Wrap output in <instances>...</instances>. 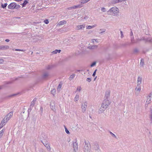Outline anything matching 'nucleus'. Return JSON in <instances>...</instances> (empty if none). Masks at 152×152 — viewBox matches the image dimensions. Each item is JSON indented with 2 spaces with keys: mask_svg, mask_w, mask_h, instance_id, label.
I'll return each mask as SVG.
<instances>
[{
  "mask_svg": "<svg viewBox=\"0 0 152 152\" xmlns=\"http://www.w3.org/2000/svg\"><path fill=\"white\" fill-rule=\"evenodd\" d=\"M107 12L114 14V15H118L119 13V9L116 7H112L107 11Z\"/></svg>",
  "mask_w": 152,
  "mask_h": 152,
  "instance_id": "f257e3e1",
  "label": "nucleus"
},
{
  "mask_svg": "<svg viewBox=\"0 0 152 152\" xmlns=\"http://www.w3.org/2000/svg\"><path fill=\"white\" fill-rule=\"evenodd\" d=\"M77 141V140L75 139V142H73V148L74 151L75 152H77V151L78 149V145Z\"/></svg>",
  "mask_w": 152,
  "mask_h": 152,
  "instance_id": "f03ea898",
  "label": "nucleus"
},
{
  "mask_svg": "<svg viewBox=\"0 0 152 152\" xmlns=\"http://www.w3.org/2000/svg\"><path fill=\"white\" fill-rule=\"evenodd\" d=\"M107 105H101L98 111L99 113H102L107 107Z\"/></svg>",
  "mask_w": 152,
  "mask_h": 152,
  "instance_id": "7ed1b4c3",
  "label": "nucleus"
},
{
  "mask_svg": "<svg viewBox=\"0 0 152 152\" xmlns=\"http://www.w3.org/2000/svg\"><path fill=\"white\" fill-rule=\"evenodd\" d=\"M13 115L12 112H10L8 115L5 117L4 118V121L6 120V122H8V121L11 118V117Z\"/></svg>",
  "mask_w": 152,
  "mask_h": 152,
  "instance_id": "20e7f679",
  "label": "nucleus"
},
{
  "mask_svg": "<svg viewBox=\"0 0 152 152\" xmlns=\"http://www.w3.org/2000/svg\"><path fill=\"white\" fill-rule=\"evenodd\" d=\"M50 76L49 73L48 72H43L42 74V77L44 79H46L48 78Z\"/></svg>",
  "mask_w": 152,
  "mask_h": 152,
  "instance_id": "39448f33",
  "label": "nucleus"
},
{
  "mask_svg": "<svg viewBox=\"0 0 152 152\" xmlns=\"http://www.w3.org/2000/svg\"><path fill=\"white\" fill-rule=\"evenodd\" d=\"M90 145L86 143L84 148V152H89L90 150Z\"/></svg>",
  "mask_w": 152,
  "mask_h": 152,
  "instance_id": "423d86ee",
  "label": "nucleus"
},
{
  "mask_svg": "<svg viewBox=\"0 0 152 152\" xmlns=\"http://www.w3.org/2000/svg\"><path fill=\"white\" fill-rule=\"evenodd\" d=\"M141 90V86L137 85L135 89V94L136 95H138L140 92Z\"/></svg>",
  "mask_w": 152,
  "mask_h": 152,
  "instance_id": "0eeeda50",
  "label": "nucleus"
},
{
  "mask_svg": "<svg viewBox=\"0 0 152 152\" xmlns=\"http://www.w3.org/2000/svg\"><path fill=\"white\" fill-rule=\"evenodd\" d=\"M152 94L150 93L149 94L147 97V99L146 101V104H148L150 103L151 100V99Z\"/></svg>",
  "mask_w": 152,
  "mask_h": 152,
  "instance_id": "6e6552de",
  "label": "nucleus"
},
{
  "mask_svg": "<svg viewBox=\"0 0 152 152\" xmlns=\"http://www.w3.org/2000/svg\"><path fill=\"white\" fill-rule=\"evenodd\" d=\"M85 24L78 25L76 26V29L77 30L83 29L85 28Z\"/></svg>",
  "mask_w": 152,
  "mask_h": 152,
  "instance_id": "1a4fd4ad",
  "label": "nucleus"
},
{
  "mask_svg": "<svg viewBox=\"0 0 152 152\" xmlns=\"http://www.w3.org/2000/svg\"><path fill=\"white\" fill-rule=\"evenodd\" d=\"M110 94V90H107L105 91L104 98L105 99H108V98L109 97Z\"/></svg>",
  "mask_w": 152,
  "mask_h": 152,
  "instance_id": "9d476101",
  "label": "nucleus"
},
{
  "mask_svg": "<svg viewBox=\"0 0 152 152\" xmlns=\"http://www.w3.org/2000/svg\"><path fill=\"white\" fill-rule=\"evenodd\" d=\"M142 78L140 76L138 77L137 81V85L140 86V84L142 83Z\"/></svg>",
  "mask_w": 152,
  "mask_h": 152,
  "instance_id": "9b49d317",
  "label": "nucleus"
},
{
  "mask_svg": "<svg viewBox=\"0 0 152 152\" xmlns=\"http://www.w3.org/2000/svg\"><path fill=\"white\" fill-rule=\"evenodd\" d=\"M93 148L94 149L97 151V152H100L101 151L99 149V147L98 145H94Z\"/></svg>",
  "mask_w": 152,
  "mask_h": 152,
  "instance_id": "f8f14e48",
  "label": "nucleus"
},
{
  "mask_svg": "<svg viewBox=\"0 0 152 152\" xmlns=\"http://www.w3.org/2000/svg\"><path fill=\"white\" fill-rule=\"evenodd\" d=\"M15 3H12L8 6V7L9 9H13L15 8Z\"/></svg>",
  "mask_w": 152,
  "mask_h": 152,
  "instance_id": "ddd939ff",
  "label": "nucleus"
},
{
  "mask_svg": "<svg viewBox=\"0 0 152 152\" xmlns=\"http://www.w3.org/2000/svg\"><path fill=\"white\" fill-rule=\"evenodd\" d=\"M9 47L8 45L0 46V50H5L9 49Z\"/></svg>",
  "mask_w": 152,
  "mask_h": 152,
  "instance_id": "4468645a",
  "label": "nucleus"
},
{
  "mask_svg": "<svg viewBox=\"0 0 152 152\" xmlns=\"http://www.w3.org/2000/svg\"><path fill=\"white\" fill-rule=\"evenodd\" d=\"M81 7L80 5H74L72 7H71L69 8V9H76L77 8H80Z\"/></svg>",
  "mask_w": 152,
  "mask_h": 152,
  "instance_id": "2eb2a0df",
  "label": "nucleus"
},
{
  "mask_svg": "<svg viewBox=\"0 0 152 152\" xmlns=\"http://www.w3.org/2000/svg\"><path fill=\"white\" fill-rule=\"evenodd\" d=\"M98 47V46L97 45L89 46L88 47V48L90 49L94 50L96 49Z\"/></svg>",
  "mask_w": 152,
  "mask_h": 152,
  "instance_id": "dca6fc26",
  "label": "nucleus"
},
{
  "mask_svg": "<svg viewBox=\"0 0 152 152\" xmlns=\"http://www.w3.org/2000/svg\"><path fill=\"white\" fill-rule=\"evenodd\" d=\"M44 145L47 148V150L48 151H50L51 150V148L50 146V144L48 143H46L45 144H44Z\"/></svg>",
  "mask_w": 152,
  "mask_h": 152,
  "instance_id": "f3484780",
  "label": "nucleus"
},
{
  "mask_svg": "<svg viewBox=\"0 0 152 152\" xmlns=\"http://www.w3.org/2000/svg\"><path fill=\"white\" fill-rule=\"evenodd\" d=\"M102 104H110V102L108 100V99H105L104 100V102Z\"/></svg>",
  "mask_w": 152,
  "mask_h": 152,
  "instance_id": "a211bd4d",
  "label": "nucleus"
},
{
  "mask_svg": "<svg viewBox=\"0 0 152 152\" xmlns=\"http://www.w3.org/2000/svg\"><path fill=\"white\" fill-rule=\"evenodd\" d=\"M66 22L65 20H62L60 21L57 24V25L59 26L61 25L65 24L66 23Z\"/></svg>",
  "mask_w": 152,
  "mask_h": 152,
  "instance_id": "6ab92c4d",
  "label": "nucleus"
},
{
  "mask_svg": "<svg viewBox=\"0 0 152 152\" xmlns=\"http://www.w3.org/2000/svg\"><path fill=\"white\" fill-rule=\"evenodd\" d=\"M87 108V105H83L82 106V109L83 112L86 111Z\"/></svg>",
  "mask_w": 152,
  "mask_h": 152,
  "instance_id": "aec40b11",
  "label": "nucleus"
},
{
  "mask_svg": "<svg viewBox=\"0 0 152 152\" xmlns=\"http://www.w3.org/2000/svg\"><path fill=\"white\" fill-rule=\"evenodd\" d=\"M79 98V96L77 94H76L75 97V102L77 101Z\"/></svg>",
  "mask_w": 152,
  "mask_h": 152,
  "instance_id": "412c9836",
  "label": "nucleus"
},
{
  "mask_svg": "<svg viewBox=\"0 0 152 152\" xmlns=\"http://www.w3.org/2000/svg\"><path fill=\"white\" fill-rule=\"evenodd\" d=\"M61 51V50H55L53 51L52 53L53 54H56L58 53H60V52Z\"/></svg>",
  "mask_w": 152,
  "mask_h": 152,
  "instance_id": "4be33fe9",
  "label": "nucleus"
},
{
  "mask_svg": "<svg viewBox=\"0 0 152 152\" xmlns=\"http://www.w3.org/2000/svg\"><path fill=\"white\" fill-rule=\"evenodd\" d=\"M75 76V74H72L70 75V77L69 78V79L70 80H73V79L74 78Z\"/></svg>",
  "mask_w": 152,
  "mask_h": 152,
  "instance_id": "5701e85b",
  "label": "nucleus"
},
{
  "mask_svg": "<svg viewBox=\"0 0 152 152\" xmlns=\"http://www.w3.org/2000/svg\"><path fill=\"white\" fill-rule=\"evenodd\" d=\"M144 64V61L143 59H141L140 63V65L141 66H143Z\"/></svg>",
  "mask_w": 152,
  "mask_h": 152,
  "instance_id": "b1692460",
  "label": "nucleus"
},
{
  "mask_svg": "<svg viewBox=\"0 0 152 152\" xmlns=\"http://www.w3.org/2000/svg\"><path fill=\"white\" fill-rule=\"evenodd\" d=\"M4 130L2 129L0 131V139L1 138L4 134Z\"/></svg>",
  "mask_w": 152,
  "mask_h": 152,
  "instance_id": "393cba45",
  "label": "nucleus"
},
{
  "mask_svg": "<svg viewBox=\"0 0 152 152\" xmlns=\"http://www.w3.org/2000/svg\"><path fill=\"white\" fill-rule=\"evenodd\" d=\"M96 26L94 25L93 26H86V28L88 29H90L92 28H93L94 27Z\"/></svg>",
  "mask_w": 152,
  "mask_h": 152,
  "instance_id": "a878e982",
  "label": "nucleus"
},
{
  "mask_svg": "<svg viewBox=\"0 0 152 152\" xmlns=\"http://www.w3.org/2000/svg\"><path fill=\"white\" fill-rule=\"evenodd\" d=\"M53 66L51 65H48L46 67V69H52Z\"/></svg>",
  "mask_w": 152,
  "mask_h": 152,
  "instance_id": "bb28decb",
  "label": "nucleus"
},
{
  "mask_svg": "<svg viewBox=\"0 0 152 152\" xmlns=\"http://www.w3.org/2000/svg\"><path fill=\"white\" fill-rule=\"evenodd\" d=\"M112 3L114 4H115L119 3L118 0H112Z\"/></svg>",
  "mask_w": 152,
  "mask_h": 152,
  "instance_id": "cd10ccee",
  "label": "nucleus"
},
{
  "mask_svg": "<svg viewBox=\"0 0 152 152\" xmlns=\"http://www.w3.org/2000/svg\"><path fill=\"white\" fill-rule=\"evenodd\" d=\"M50 107L53 110L55 111L56 110L55 105H51Z\"/></svg>",
  "mask_w": 152,
  "mask_h": 152,
  "instance_id": "c85d7f7f",
  "label": "nucleus"
},
{
  "mask_svg": "<svg viewBox=\"0 0 152 152\" xmlns=\"http://www.w3.org/2000/svg\"><path fill=\"white\" fill-rule=\"evenodd\" d=\"M6 121H4V118L3 120L1 121V124L3 125H4L5 124L7 123V122H6Z\"/></svg>",
  "mask_w": 152,
  "mask_h": 152,
  "instance_id": "c756f323",
  "label": "nucleus"
},
{
  "mask_svg": "<svg viewBox=\"0 0 152 152\" xmlns=\"http://www.w3.org/2000/svg\"><path fill=\"white\" fill-rule=\"evenodd\" d=\"M36 99L35 98L33 100L32 102H31V104H36Z\"/></svg>",
  "mask_w": 152,
  "mask_h": 152,
  "instance_id": "7c9ffc66",
  "label": "nucleus"
},
{
  "mask_svg": "<svg viewBox=\"0 0 152 152\" xmlns=\"http://www.w3.org/2000/svg\"><path fill=\"white\" fill-rule=\"evenodd\" d=\"M51 93L53 94V95L55 94H56V90L55 89H53L51 91Z\"/></svg>",
  "mask_w": 152,
  "mask_h": 152,
  "instance_id": "2f4dec72",
  "label": "nucleus"
},
{
  "mask_svg": "<svg viewBox=\"0 0 152 152\" xmlns=\"http://www.w3.org/2000/svg\"><path fill=\"white\" fill-rule=\"evenodd\" d=\"M61 86L62 85L61 84H60L58 85L57 88L58 91H59L60 90V89L61 87Z\"/></svg>",
  "mask_w": 152,
  "mask_h": 152,
  "instance_id": "473e14b6",
  "label": "nucleus"
},
{
  "mask_svg": "<svg viewBox=\"0 0 152 152\" xmlns=\"http://www.w3.org/2000/svg\"><path fill=\"white\" fill-rule=\"evenodd\" d=\"M126 0H118V2L119 3H120V2H121L123 1H124V2H125L124 4H127V2H126Z\"/></svg>",
  "mask_w": 152,
  "mask_h": 152,
  "instance_id": "72a5a7b5",
  "label": "nucleus"
},
{
  "mask_svg": "<svg viewBox=\"0 0 152 152\" xmlns=\"http://www.w3.org/2000/svg\"><path fill=\"white\" fill-rule=\"evenodd\" d=\"M28 3V2L27 1H25L24 3L22 4L23 7H24Z\"/></svg>",
  "mask_w": 152,
  "mask_h": 152,
  "instance_id": "f704fd0d",
  "label": "nucleus"
},
{
  "mask_svg": "<svg viewBox=\"0 0 152 152\" xmlns=\"http://www.w3.org/2000/svg\"><path fill=\"white\" fill-rule=\"evenodd\" d=\"M81 89V87L80 86H78L77 87L76 92H80Z\"/></svg>",
  "mask_w": 152,
  "mask_h": 152,
  "instance_id": "c9c22d12",
  "label": "nucleus"
},
{
  "mask_svg": "<svg viewBox=\"0 0 152 152\" xmlns=\"http://www.w3.org/2000/svg\"><path fill=\"white\" fill-rule=\"evenodd\" d=\"M96 62L94 61L91 64V65L90 66L91 67H92L96 65Z\"/></svg>",
  "mask_w": 152,
  "mask_h": 152,
  "instance_id": "e433bc0d",
  "label": "nucleus"
},
{
  "mask_svg": "<svg viewBox=\"0 0 152 152\" xmlns=\"http://www.w3.org/2000/svg\"><path fill=\"white\" fill-rule=\"evenodd\" d=\"M65 131L66 133L67 134H69L70 132L66 128L65 126Z\"/></svg>",
  "mask_w": 152,
  "mask_h": 152,
  "instance_id": "4c0bfd02",
  "label": "nucleus"
},
{
  "mask_svg": "<svg viewBox=\"0 0 152 152\" xmlns=\"http://www.w3.org/2000/svg\"><path fill=\"white\" fill-rule=\"evenodd\" d=\"M7 3L4 4H2L1 5V7L3 8H5V7H6L7 6Z\"/></svg>",
  "mask_w": 152,
  "mask_h": 152,
  "instance_id": "58836bf2",
  "label": "nucleus"
},
{
  "mask_svg": "<svg viewBox=\"0 0 152 152\" xmlns=\"http://www.w3.org/2000/svg\"><path fill=\"white\" fill-rule=\"evenodd\" d=\"M15 50V51H24L26 50H21L19 49H13V50Z\"/></svg>",
  "mask_w": 152,
  "mask_h": 152,
  "instance_id": "ea45409f",
  "label": "nucleus"
},
{
  "mask_svg": "<svg viewBox=\"0 0 152 152\" xmlns=\"http://www.w3.org/2000/svg\"><path fill=\"white\" fill-rule=\"evenodd\" d=\"M20 6L19 5L16 4H15V8L18 9L20 8Z\"/></svg>",
  "mask_w": 152,
  "mask_h": 152,
  "instance_id": "a19ab883",
  "label": "nucleus"
},
{
  "mask_svg": "<svg viewBox=\"0 0 152 152\" xmlns=\"http://www.w3.org/2000/svg\"><path fill=\"white\" fill-rule=\"evenodd\" d=\"M44 22L46 24H48L49 22L48 19H46L44 20Z\"/></svg>",
  "mask_w": 152,
  "mask_h": 152,
  "instance_id": "79ce46f5",
  "label": "nucleus"
},
{
  "mask_svg": "<svg viewBox=\"0 0 152 152\" xmlns=\"http://www.w3.org/2000/svg\"><path fill=\"white\" fill-rule=\"evenodd\" d=\"M91 41L93 43L94 42H99L96 39H91Z\"/></svg>",
  "mask_w": 152,
  "mask_h": 152,
  "instance_id": "37998d69",
  "label": "nucleus"
},
{
  "mask_svg": "<svg viewBox=\"0 0 152 152\" xmlns=\"http://www.w3.org/2000/svg\"><path fill=\"white\" fill-rule=\"evenodd\" d=\"M147 41L152 43V38H149L147 39Z\"/></svg>",
  "mask_w": 152,
  "mask_h": 152,
  "instance_id": "c03bdc74",
  "label": "nucleus"
},
{
  "mask_svg": "<svg viewBox=\"0 0 152 152\" xmlns=\"http://www.w3.org/2000/svg\"><path fill=\"white\" fill-rule=\"evenodd\" d=\"M110 134L111 135L113 136V137H115V138H116V136H115V135L113 134V133H112L111 132H110Z\"/></svg>",
  "mask_w": 152,
  "mask_h": 152,
  "instance_id": "a18cd8bd",
  "label": "nucleus"
},
{
  "mask_svg": "<svg viewBox=\"0 0 152 152\" xmlns=\"http://www.w3.org/2000/svg\"><path fill=\"white\" fill-rule=\"evenodd\" d=\"M4 62V60L0 58V64H2Z\"/></svg>",
  "mask_w": 152,
  "mask_h": 152,
  "instance_id": "49530a36",
  "label": "nucleus"
},
{
  "mask_svg": "<svg viewBox=\"0 0 152 152\" xmlns=\"http://www.w3.org/2000/svg\"><path fill=\"white\" fill-rule=\"evenodd\" d=\"M101 10L103 12H105L106 11V9L104 7H102L101 9Z\"/></svg>",
  "mask_w": 152,
  "mask_h": 152,
  "instance_id": "de8ad7c7",
  "label": "nucleus"
},
{
  "mask_svg": "<svg viewBox=\"0 0 152 152\" xmlns=\"http://www.w3.org/2000/svg\"><path fill=\"white\" fill-rule=\"evenodd\" d=\"M97 69H96L95 70V71H94V72L93 74V75H92V76L94 77L96 75V72L97 71Z\"/></svg>",
  "mask_w": 152,
  "mask_h": 152,
  "instance_id": "09e8293b",
  "label": "nucleus"
},
{
  "mask_svg": "<svg viewBox=\"0 0 152 152\" xmlns=\"http://www.w3.org/2000/svg\"><path fill=\"white\" fill-rule=\"evenodd\" d=\"M150 118L151 120L152 121V112H151V114L150 115Z\"/></svg>",
  "mask_w": 152,
  "mask_h": 152,
  "instance_id": "8fccbe9b",
  "label": "nucleus"
},
{
  "mask_svg": "<svg viewBox=\"0 0 152 152\" xmlns=\"http://www.w3.org/2000/svg\"><path fill=\"white\" fill-rule=\"evenodd\" d=\"M86 80L87 81H88L89 82H90V81H91V79L90 78H88L87 79H86Z\"/></svg>",
  "mask_w": 152,
  "mask_h": 152,
  "instance_id": "3c124183",
  "label": "nucleus"
},
{
  "mask_svg": "<svg viewBox=\"0 0 152 152\" xmlns=\"http://www.w3.org/2000/svg\"><path fill=\"white\" fill-rule=\"evenodd\" d=\"M120 32H121V37H122L124 36L123 33L122 31H120Z\"/></svg>",
  "mask_w": 152,
  "mask_h": 152,
  "instance_id": "603ef678",
  "label": "nucleus"
},
{
  "mask_svg": "<svg viewBox=\"0 0 152 152\" xmlns=\"http://www.w3.org/2000/svg\"><path fill=\"white\" fill-rule=\"evenodd\" d=\"M138 50H137V49H135V50H134V52L135 53H137V52H138Z\"/></svg>",
  "mask_w": 152,
  "mask_h": 152,
  "instance_id": "864d4df0",
  "label": "nucleus"
},
{
  "mask_svg": "<svg viewBox=\"0 0 152 152\" xmlns=\"http://www.w3.org/2000/svg\"><path fill=\"white\" fill-rule=\"evenodd\" d=\"M4 125H3V124H0V129Z\"/></svg>",
  "mask_w": 152,
  "mask_h": 152,
  "instance_id": "5fc2aeb1",
  "label": "nucleus"
},
{
  "mask_svg": "<svg viewBox=\"0 0 152 152\" xmlns=\"http://www.w3.org/2000/svg\"><path fill=\"white\" fill-rule=\"evenodd\" d=\"M15 95H16V94H12V95H11L9 97H12L13 96H15Z\"/></svg>",
  "mask_w": 152,
  "mask_h": 152,
  "instance_id": "6e6d98bb",
  "label": "nucleus"
},
{
  "mask_svg": "<svg viewBox=\"0 0 152 152\" xmlns=\"http://www.w3.org/2000/svg\"><path fill=\"white\" fill-rule=\"evenodd\" d=\"M5 41L7 42H8L10 41V40L9 39H6L5 40Z\"/></svg>",
  "mask_w": 152,
  "mask_h": 152,
  "instance_id": "4d7b16f0",
  "label": "nucleus"
},
{
  "mask_svg": "<svg viewBox=\"0 0 152 152\" xmlns=\"http://www.w3.org/2000/svg\"><path fill=\"white\" fill-rule=\"evenodd\" d=\"M130 35L131 36H133V32H132V31H131V32L130 33Z\"/></svg>",
  "mask_w": 152,
  "mask_h": 152,
  "instance_id": "13d9d810",
  "label": "nucleus"
},
{
  "mask_svg": "<svg viewBox=\"0 0 152 152\" xmlns=\"http://www.w3.org/2000/svg\"><path fill=\"white\" fill-rule=\"evenodd\" d=\"M134 39V37H133L132 38V39H131V41L132 42H133V41Z\"/></svg>",
  "mask_w": 152,
  "mask_h": 152,
  "instance_id": "bf43d9fd",
  "label": "nucleus"
},
{
  "mask_svg": "<svg viewBox=\"0 0 152 152\" xmlns=\"http://www.w3.org/2000/svg\"><path fill=\"white\" fill-rule=\"evenodd\" d=\"M105 31H102V32H100L99 33V34H102V33H103V32H104Z\"/></svg>",
  "mask_w": 152,
  "mask_h": 152,
  "instance_id": "052dcab7",
  "label": "nucleus"
},
{
  "mask_svg": "<svg viewBox=\"0 0 152 152\" xmlns=\"http://www.w3.org/2000/svg\"><path fill=\"white\" fill-rule=\"evenodd\" d=\"M96 77H96L94 78V80H95V79H96Z\"/></svg>",
  "mask_w": 152,
  "mask_h": 152,
  "instance_id": "680f3d73",
  "label": "nucleus"
},
{
  "mask_svg": "<svg viewBox=\"0 0 152 152\" xmlns=\"http://www.w3.org/2000/svg\"><path fill=\"white\" fill-rule=\"evenodd\" d=\"M77 71H78V72H80V70H78Z\"/></svg>",
  "mask_w": 152,
  "mask_h": 152,
  "instance_id": "e2e57ef3",
  "label": "nucleus"
},
{
  "mask_svg": "<svg viewBox=\"0 0 152 152\" xmlns=\"http://www.w3.org/2000/svg\"><path fill=\"white\" fill-rule=\"evenodd\" d=\"M1 87H0V89H1Z\"/></svg>",
  "mask_w": 152,
  "mask_h": 152,
  "instance_id": "0e129e2a",
  "label": "nucleus"
}]
</instances>
